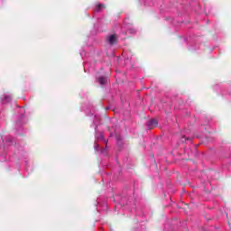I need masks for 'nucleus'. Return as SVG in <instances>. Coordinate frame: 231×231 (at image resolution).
Segmentation results:
<instances>
[{
	"label": "nucleus",
	"instance_id": "obj_1",
	"mask_svg": "<svg viewBox=\"0 0 231 231\" xmlns=\"http://www.w3.org/2000/svg\"><path fill=\"white\" fill-rule=\"evenodd\" d=\"M106 41L111 45L116 44V42H118V36L116 34H110L106 37Z\"/></svg>",
	"mask_w": 231,
	"mask_h": 231
},
{
	"label": "nucleus",
	"instance_id": "obj_2",
	"mask_svg": "<svg viewBox=\"0 0 231 231\" xmlns=\"http://www.w3.org/2000/svg\"><path fill=\"white\" fill-rule=\"evenodd\" d=\"M147 125L149 129H154V127H158V121L156 119H151L148 121Z\"/></svg>",
	"mask_w": 231,
	"mask_h": 231
},
{
	"label": "nucleus",
	"instance_id": "obj_3",
	"mask_svg": "<svg viewBox=\"0 0 231 231\" xmlns=\"http://www.w3.org/2000/svg\"><path fill=\"white\" fill-rule=\"evenodd\" d=\"M97 82L101 84V86H104V84H107V77L101 76L97 79Z\"/></svg>",
	"mask_w": 231,
	"mask_h": 231
},
{
	"label": "nucleus",
	"instance_id": "obj_4",
	"mask_svg": "<svg viewBox=\"0 0 231 231\" xmlns=\"http://www.w3.org/2000/svg\"><path fill=\"white\" fill-rule=\"evenodd\" d=\"M97 11H98V10H100L101 8H106V5H102V4H99V5H97Z\"/></svg>",
	"mask_w": 231,
	"mask_h": 231
}]
</instances>
